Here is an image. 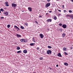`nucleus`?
Segmentation results:
<instances>
[{"label":"nucleus","mask_w":73,"mask_h":73,"mask_svg":"<svg viewBox=\"0 0 73 73\" xmlns=\"http://www.w3.org/2000/svg\"><path fill=\"white\" fill-rule=\"evenodd\" d=\"M50 5V3H48L45 5V8H48V7H49Z\"/></svg>","instance_id":"f257e3e1"},{"label":"nucleus","mask_w":73,"mask_h":73,"mask_svg":"<svg viewBox=\"0 0 73 73\" xmlns=\"http://www.w3.org/2000/svg\"><path fill=\"white\" fill-rule=\"evenodd\" d=\"M21 42H24L27 41V40L24 39H22L21 40Z\"/></svg>","instance_id":"f03ea898"},{"label":"nucleus","mask_w":73,"mask_h":73,"mask_svg":"<svg viewBox=\"0 0 73 73\" xmlns=\"http://www.w3.org/2000/svg\"><path fill=\"white\" fill-rule=\"evenodd\" d=\"M47 53L48 54H50L52 53V51L50 50H48L47 51Z\"/></svg>","instance_id":"7ed1b4c3"},{"label":"nucleus","mask_w":73,"mask_h":73,"mask_svg":"<svg viewBox=\"0 0 73 73\" xmlns=\"http://www.w3.org/2000/svg\"><path fill=\"white\" fill-rule=\"evenodd\" d=\"M12 7H14V8H15L17 6V5H16V4L15 3H12Z\"/></svg>","instance_id":"20e7f679"},{"label":"nucleus","mask_w":73,"mask_h":73,"mask_svg":"<svg viewBox=\"0 0 73 73\" xmlns=\"http://www.w3.org/2000/svg\"><path fill=\"white\" fill-rule=\"evenodd\" d=\"M67 27L66 25L65 24L63 25L62 26V27H63V28H66Z\"/></svg>","instance_id":"39448f33"},{"label":"nucleus","mask_w":73,"mask_h":73,"mask_svg":"<svg viewBox=\"0 0 73 73\" xmlns=\"http://www.w3.org/2000/svg\"><path fill=\"white\" fill-rule=\"evenodd\" d=\"M39 36L40 37L42 38L44 37V35L42 34H40Z\"/></svg>","instance_id":"423d86ee"},{"label":"nucleus","mask_w":73,"mask_h":73,"mask_svg":"<svg viewBox=\"0 0 73 73\" xmlns=\"http://www.w3.org/2000/svg\"><path fill=\"white\" fill-rule=\"evenodd\" d=\"M28 9L30 12H32V9L31 7H29L28 8Z\"/></svg>","instance_id":"0eeeda50"},{"label":"nucleus","mask_w":73,"mask_h":73,"mask_svg":"<svg viewBox=\"0 0 73 73\" xmlns=\"http://www.w3.org/2000/svg\"><path fill=\"white\" fill-rule=\"evenodd\" d=\"M8 13H8V12L7 11L6 12H5L4 13V14L5 15H8Z\"/></svg>","instance_id":"6e6552de"},{"label":"nucleus","mask_w":73,"mask_h":73,"mask_svg":"<svg viewBox=\"0 0 73 73\" xmlns=\"http://www.w3.org/2000/svg\"><path fill=\"white\" fill-rule=\"evenodd\" d=\"M47 22H52V19H49L47 20Z\"/></svg>","instance_id":"1a4fd4ad"},{"label":"nucleus","mask_w":73,"mask_h":73,"mask_svg":"<svg viewBox=\"0 0 73 73\" xmlns=\"http://www.w3.org/2000/svg\"><path fill=\"white\" fill-rule=\"evenodd\" d=\"M5 4L6 6H7V7H8V6H9V5H8V4L7 2H5Z\"/></svg>","instance_id":"9d476101"},{"label":"nucleus","mask_w":73,"mask_h":73,"mask_svg":"<svg viewBox=\"0 0 73 73\" xmlns=\"http://www.w3.org/2000/svg\"><path fill=\"white\" fill-rule=\"evenodd\" d=\"M58 56L59 57H62V56H61V53H59L58 54Z\"/></svg>","instance_id":"9b49d317"},{"label":"nucleus","mask_w":73,"mask_h":73,"mask_svg":"<svg viewBox=\"0 0 73 73\" xmlns=\"http://www.w3.org/2000/svg\"><path fill=\"white\" fill-rule=\"evenodd\" d=\"M23 53H27V50H23Z\"/></svg>","instance_id":"f8f14e48"},{"label":"nucleus","mask_w":73,"mask_h":73,"mask_svg":"<svg viewBox=\"0 0 73 73\" xmlns=\"http://www.w3.org/2000/svg\"><path fill=\"white\" fill-rule=\"evenodd\" d=\"M33 41L34 42H36V40L35 39L34 37L33 38Z\"/></svg>","instance_id":"ddd939ff"},{"label":"nucleus","mask_w":73,"mask_h":73,"mask_svg":"<svg viewBox=\"0 0 73 73\" xmlns=\"http://www.w3.org/2000/svg\"><path fill=\"white\" fill-rule=\"evenodd\" d=\"M16 35L18 37H21V35L18 34H17Z\"/></svg>","instance_id":"4468645a"},{"label":"nucleus","mask_w":73,"mask_h":73,"mask_svg":"<svg viewBox=\"0 0 73 73\" xmlns=\"http://www.w3.org/2000/svg\"><path fill=\"white\" fill-rule=\"evenodd\" d=\"M35 44V43H31L30 45L31 46H33Z\"/></svg>","instance_id":"2eb2a0df"},{"label":"nucleus","mask_w":73,"mask_h":73,"mask_svg":"<svg viewBox=\"0 0 73 73\" xmlns=\"http://www.w3.org/2000/svg\"><path fill=\"white\" fill-rule=\"evenodd\" d=\"M65 33H63L62 34V36L63 37H64L65 36Z\"/></svg>","instance_id":"dca6fc26"},{"label":"nucleus","mask_w":73,"mask_h":73,"mask_svg":"<svg viewBox=\"0 0 73 73\" xmlns=\"http://www.w3.org/2000/svg\"><path fill=\"white\" fill-rule=\"evenodd\" d=\"M39 60H43V57H40L39 58Z\"/></svg>","instance_id":"f3484780"},{"label":"nucleus","mask_w":73,"mask_h":73,"mask_svg":"<svg viewBox=\"0 0 73 73\" xmlns=\"http://www.w3.org/2000/svg\"><path fill=\"white\" fill-rule=\"evenodd\" d=\"M70 18H72V19H73V15H70Z\"/></svg>","instance_id":"a211bd4d"},{"label":"nucleus","mask_w":73,"mask_h":73,"mask_svg":"<svg viewBox=\"0 0 73 73\" xmlns=\"http://www.w3.org/2000/svg\"><path fill=\"white\" fill-rule=\"evenodd\" d=\"M66 48H63V50L64 51H66Z\"/></svg>","instance_id":"6ab92c4d"},{"label":"nucleus","mask_w":73,"mask_h":73,"mask_svg":"<svg viewBox=\"0 0 73 73\" xmlns=\"http://www.w3.org/2000/svg\"><path fill=\"white\" fill-rule=\"evenodd\" d=\"M20 49V47L18 46L17 47V50H19V49Z\"/></svg>","instance_id":"aec40b11"},{"label":"nucleus","mask_w":73,"mask_h":73,"mask_svg":"<svg viewBox=\"0 0 73 73\" xmlns=\"http://www.w3.org/2000/svg\"><path fill=\"white\" fill-rule=\"evenodd\" d=\"M64 65H66V66H68V63H65Z\"/></svg>","instance_id":"412c9836"},{"label":"nucleus","mask_w":73,"mask_h":73,"mask_svg":"<svg viewBox=\"0 0 73 73\" xmlns=\"http://www.w3.org/2000/svg\"><path fill=\"white\" fill-rule=\"evenodd\" d=\"M10 27H11V25H8L7 26V28H10Z\"/></svg>","instance_id":"4be33fe9"},{"label":"nucleus","mask_w":73,"mask_h":73,"mask_svg":"<svg viewBox=\"0 0 73 73\" xmlns=\"http://www.w3.org/2000/svg\"><path fill=\"white\" fill-rule=\"evenodd\" d=\"M54 19L55 20H57V17H56V16H54Z\"/></svg>","instance_id":"5701e85b"},{"label":"nucleus","mask_w":73,"mask_h":73,"mask_svg":"<svg viewBox=\"0 0 73 73\" xmlns=\"http://www.w3.org/2000/svg\"><path fill=\"white\" fill-rule=\"evenodd\" d=\"M1 11H2V12H3V11H4V10L3 9H0Z\"/></svg>","instance_id":"b1692460"},{"label":"nucleus","mask_w":73,"mask_h":73,"mask_svg":"<svg viewBox=\"0 0 73 73\" xmlns=\"http://www.w3.org/2000/svg\"><path fill=\"white\" fill-rule=\"evenodd\" d=\"M64 53L65 54H66V55H68V54L67 53H66V52H64Z\"/></svg>","instance_id":"393cba45"},{"label":"nucleus","mask_w":73,"mask_h":73,"mask_svg":"<svg viewBox=\"0 0 73 73\" xmlns=\"http://www.w3.org/2000/svg\"><path fill=\"white\" fill-rule=\"evenodd\" d=\"M69 13H72V11L70 10L69 11Z\"/></svg>","instance_id":"a878e982"},{"label":"nucleus","mask_w":73,"mask_h":73,"mask_svg":"<svg viewBox=\"0 0 73 73\" xmlns=\"http://www.w3.org/2000/svg\"><path fill=\"white\" fill-rule=\"evenodd\" d=\"M25 25H26V26H28V23H25Z\"/></svg>","instance_id":"bb28decb"},{"label":"nucleus","mask_w":73,"mask_h":73,"mask_svg":"<svg viewBox=\"0 0 73 73\" xmlns=\"http://www.w3.org/2000/svg\"><path fill=\"white\" fill-rule=\"evenodd\" d=\"M18 27H17L16 26H14V28H15V29H17V28Z\"/></svg>","instance_id":"cd10ccee"},{"label":"nucleus","mask_w":73,"mask_h":73,"mask_svg":"<svg viewBox=\"0 0 73 73\" xmlns=\"http://www.w3.org/2000/svg\"><path fill=\"white\" fill-rule=\"evenodd\" d=\"M21 28V29H24V27L22 26H21L20 27Z\"/></svg>","instance_id":"c85d7f7f"},{"label":"nucleus","mask_w":73,"mask_h":73,"mask_svg":"<svg viewBox=\"0 0 73 73\" xmlns=\"http://www.w3.org/2000/svg\"><path fill=\"white\" fill-rule=\"evenodd\" d=\"M20 52H21V51H19L17 52V53H20Z\"/></svg>","instance_id":"c756f323"},{"label":"nucleus","mask_w":73,"mask_h":73,"mask_svg":"<svg viewBox=\"0 0 73 73\" xmlns=\"http://www.w3.org/2000/svg\"><path fill=\"white\" fill-rule=\"evenodd\" d=\"M59 25H60V26H62V24L61 23H60L59 24Z\"/></svg>","instance_id":"7c9ffc66"},{"label":"nucleus","mask_w":73,"mask_h":73,"mask_svg":"<svg viewBox=\"0 0 73 73\" xmlns=\"http://www.w3.org/2000/svg\"><path fill=\"white\" fill-rule=\"evenodd\" d=\"M48 48H52V47L50 46H48Z\"/></svg>","instance_id":"2f4dec72"},{"label":"nucleus","mask_w":73,"mask_h":73,"mask_svg":"<svg viewBox=\"0 0 73 73\" xmlns=\"http://www.w3.org/2000/svg\"><path fill=\"white\" fill-rule=\"evenodd\" d=\"M70 15H66V16L67 17H70Z\"/></svg>","instance_id":"473e14b6"},{"label":"nucleus","mask_w":73,"mask_h":73,"mask_svg":"<svg viewBox=\"0 0 73 73\" xmlns=\"http://www.w3.org/2000/svg\"><path fill=\"white\" fill-rule=\"evenodd\" d=\"M60 30L61 31V32H62V29H60Z\"/></svg>","instance_id":"72a5a7b5"},{"label":"nucleus","mask_w":73,"mask_h":73,"mask_svg":"<svg viewBox=\"0 0 73 73\" xmlns=\"http://www.w3.org/2000/svg\"><path fill=\"white\" fill-rule=\"evenodd\" d=\"M42 52H43L42 54H44V53H45V52H44V50H43Z\"/></svg>","instance_id":"f704fd0d"},{"label":"nucleus","mask_w":73,"mask_h":73,"mask_svg":"<svg viewBox=\"0 0 73 73\" xmlns=\"http://www.w3.org/2000/svg\"><path fill=\"white\" fill-rule=\"evenodd\" d=\"M64 12H65V13L66 12V11L65 10H64Z\"/></svg>","instance_id":"c9c22d12"},{"label":"nucleus","mask_w":73,"mask_h":73,"mask_svg":"<svg viewBox=\"0 0 73 73\" xmlns=\"http://www.w3.org/2000/svg\"><path fill=\"white\" fill-rule=\"evenodd\" d=\"M37 50H39V49H40V48L39 47H37Z\"/></svg>","instance_id":"e433bc0d"},{"label":"nucleus","mask_w":73,"mask_h":73,"mask_svg":"<svg viewBox=\"0 0 73 73\" xmlns=\"http://www.w3.org/2000/svg\"><path fill=\"white\" fill-rule=\"evenodd\" d=\"M17 29H18V30H20V29H19V27H17Z\"/></svg>","instance_id":"4c0bfd02"},{"label":"nucleus","mask_w":73,"mask_h":73,"mask_svg":"<svg viewBox=\"0 0 73 73\" xmlns=\"http://www.w3.org/2000/svg\"><path fill=\"white\" fill-rule=\"evenodd\" d=\"M56 67H58V64L56 65Z\"/></svg>","instance_id":"58836bf2"},{"label":"nucleus","mask_w":73,"mask_h":73,"mask_svg":"<svg viewBox=\"0 0 73 73\" xmlns=\"http://www.w3.org/2000/svg\"><path fill=\"white\" fill-rule=\"evenodd\" d=\"M49 12L50 13H51V12H52V11H49Z\"/></svg>","instance_id":"ea45409f"},{"label":"nucleus","mask_w":73,"mask_h":73,"mask_svg":"<svg viewBox=\"0 0 73 73\" xmlns=\"http://www.w3.org/2000/svg\"><path fill=\"white\" fill-rule=\"evenodd\" d=\"M39 17H42V16L41 15H40Z\"/></svg>","instance_id":"a19ab883"},{"label":"nucleus","mask_w":73,"mask_h":73,"mask_svg":"<svg viewBox=\"0 0 73 73\" xmlns=\"http://www.w3.org/2000/svg\"><path fill=\"white\" fill-rule=\"evenodd\" d=\"M58 15H59V16H60V15H61V14H58Z\"/></svg>","instance_id":"79ce46f5"},{"label":"nucleus","mask_w":73,"mask_h":73,"mask_svg":"<svg viewBox=\"0 0 73 73\" xmlns=\"http://www.w3.org/2000/svg\"><path fill=\"white\" fill-rule=\"evenodd\" d=\"M47 1H50V0H47Z\"/></svg>","instance_id":"37998d69"},{"label":"nucleus","mask_w":73,"mask_h":73,"mask_svg":"<svg viewBox=\"0 0 73 73\" xmlns=\"http://www.w3.org/2000/svg\"><path fill=\"white\" fill-rule=\"evenodd\" d=\"M58 11H59V12H61V10H58Z\"/></svg>","instance_id":"c03bdc74"},{"label":"nucleus","mask_w":73,"mask_h":73,"mask_svg":"<svg viewBox=\"0 0 73 73\" xmlns=\"http://www.w3.org/2000/svg\"><path fill=\"white\" fill-rule=\"evenodd\" d=\"M72 47H70V49H72Z\"/></svg>","instance_id":"a18cd8bd"},{"label":"nucleus","mask_w":73,"mask_h":73,"mask_svg":"<svg viewBox=\"0 0 73 73\" xmlns=\"http://www.w3.org/2000/svg\"><path fill=\"white\" fill-rule=\"evenodd\" d=\"M62 7H64V5H63L62 6Z\"/></svg>","instance_id":"49530a36"},{"label":"nucleus","mask_w":73,"mask_h":73,"mask_svg":"<svg viewBox=\"0 0 73 73\" xmlns=\"http://www.w3.org/2000/svg\"><path fill=\"white\" fill-rule=\"evenodd\" d=\"M0 13H1V11L0 10Z\"/></svg>","instance_id":"de8ad7c7"},{"label":"nucleus","mask_w":73,"mask_h":73,"mask_svg":"<svg viewBox=\"0 0 73 73\" xmlns=\"http://www.w3.org/2000/svg\"><path fill=\"white\" fill-rule=\"evenodd\" d=\"M3 17H2L1 18H2V19H3Z\"/></svg>","instance_id":"09e8293b"},{"label":"nucleus","mask_w":73,"mask_h":73,"mask_svg":"<svg viewBox=\"0 0 73 73\" xmlns=\"http://www.w3.org/2000/svg\"><path fill=\"white\" fill-rule=\"evenodd\" d=\"M36 22V23H37V21H35Z\"/></svg>","instance_id":"8fccbe9b"},{"label":"nucleus","mask_w":73,"mask_h":73,"mask_svg":"<svg viewBox=\"0 0 73 73\" xmlns=\"http://www.w3.org/2000/svg\"><path fill=\"white\" fill-rule=\"evenodd\" d=\"M56 0L57 1H58V0Z\"/></svg>","instance_id":"3c124183"},{"label":"nucleus","mask_w":73,"mask_h":73,"mask_svg":"<svg viewBox=\"0 0 73 73\" xmlns=\"http://www.w3.org/2000/svg\"><path fill=\"white\" fill-rule=\"evenodd\" d=\"M22 12H24V11H22Z\"/></svg>","instance_id":"603ef678"},{"label":"nucleus","mask_w":73,"mask_h":73,"mask_svg":"<svg viewBox=\"0 0 73 73\" xmlns=\"http://www.w3.org/2000/svg\"><path fill=\"white\" fill-rule=\"evenodd\" d=\"M35 73V72H34V73Z\"/></svg>","instance_id":"864d4df0"},{"label":"nucleus","mask_w":73,"mask_h":73,"mask_svg":"<svg viewBox=\"0 0 73 73\" xmlns=\"http://www.w3.org/2000/svg\"><path fill=\"white\" fill-rule=\"evenodd\" d=\"M46 14H47V13H46Z\"/></svg>","instance_id":"5fc2aeb1"},{"label":"nucleus","mask_w":73,"mask_h":73,"mask_svg":"<svg viewBox=\"0 0 73 73\" xmlns=\"http://www.w3.org/2000/svg\"><path fill=\"white\" fill-rule=\"evenodd\" d=\"M17 31H18V30H17Z\"/></svg>","instance_id":"6e6d98bb"}]
</instances>
